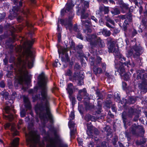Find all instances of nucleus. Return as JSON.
<instances>
[{
	"mask_svg": "<svg viewBox=\"0 0 147 147\" xmlns=\"http://www.w3.org/2000/svg\"><path fill=\"white\" fill-rule=\"evenodd\" d=\"M38 84L41 90V99L44 102L38 103L35 107V110L43 123H45L48 120L52 123L53 119L49 102L50 97L48 95L46 86L47 78L44 74L42 73L38 76Z\"/></svg>",
	"mask_w": 147,
	"mask_h": 147,
	"instance_id": "f257e3e1",
	"label": "nucleus"
},
{
	"mask_svg": "<svg viewBox=\"0 0 147 147\" xmlns=\"http://www.w3.org/2000/svg\"><path fill=\"white\" fill-rule=\"evenodd\" d=\"M34 40L32 39L31 40H26L24 43L23 47L26 48V56L25 60H23L20 57L18 58L16 66L17 69H15V71L18 77L19 83L23 84L24 82L27 83L29 80L28 73L26 69V66L27 65L29 68H31L33 66L34 58L33 53L30 50Z\"/></svg>",
	"mask_w": 147,
	"mask_h": 147,
	"instance_id": "f03ea898",
	"label": "nucleus"
},
{
	"mask_svg": "<svg viewBox=\"0 0 147 147\" xmlns=\"http://www.w3.org/2000/svg\"><path fill=\"white\" fill-rule=\"evenodd\" d=\"M27 145L29 147H36L38 144L40 147H43V142L40 144L39 142L40 136L35 131H31L28 134H25Z\"/></svg>",
	"mask_w": 147,
	"mask_h": 147,
	"instance_id": "7ed1b4c3",
	"label": "nucleus"
},
{
	"mask_svg": "<svg viewBox=\"0 0 147 147\" xmlns=\"http://www.w3.org/2000/svg\"><path fill=\"white\" fill-rule=\"evenodd\" d=\"M115 45L113 44H111V45H109L108 49L109 52L115 53L114 54L115 55V58H119L120 61H123V60L124 61H125V58L121 54L119 53L118 48H115Z\"/></svg>",
	"mask_w": 147,
	"mask_h": 147,
	"instance_id": "20e7f679",
	"label": "nucleus"
},
{
	"mask_svg": "<svg viewBox=\"0 0 147 147\" xmlns=\"http://www.w3.org/2000/svg\"><path fill=\"white\" fill-rule=\"evenodd\" d=\"M13 107H10L8 106H6L5 109L4 111L6 113L9 114L8 115H3V118L6 119L11 121L13 118V116L11 113V112L13 111Z\"/></svg>",
	"mask_w": 147,
	"mask_h": 147,
	"instance_id": "39448f33",
	"label": "nucleus"
},
{
	"mask_svg": "<svg viewBox=\"0 0 147 147\" xmlns=\"http://www.w3.org/2000/svg\"><path fill=\"white\" fill-rule=\"evenodd\" d=\"M98 38L96 34H88L86 36V40L90 42L91 45L95 46L97 42L96 40L98 39Z\"/></svg>",
	"mask_w": 147,
	"mask_h": 147,
	"instance_id": "423d86ee",
	"label": "nucleus"
},
{
	"mask_svg": "<svg viewBox=\"0 0 147 147\" xmlns=\"http://www.w3.org/2000/svg\"><path fill=\"white\" fill-rule=\"evenodd\" d=\"M85 12V10L83 9L81 12V19H82V25L86 27H88V24H90V21L88 20H86L85 21L83 20H82L83 19H86L88 16V13H84Z\"/></svg>",
	"mask_w": 147,
	"mask_h": 147,
	"instance_id": "0eeeda50",
	"label": "nucleus"
},
{
	"mask_svg": "<svg viewBox=\"0 0 147 147\" xmlns=\"http://www.w3.org/2000/svg\"><path fill=\"white\" fill-rule=\"evenodd\" d=\"M79 74L78 71L75 72L73 76V78L75 80H78V85H81L83 83V77L82 75L81 76H80Z\"/></svg>",
	"mask_w": 147,
	"mask_h": 147,
	"instance_id": "6e6552de",
	"label": "nucleus"
},
{
	"mask_svg": "<svg viewBox=\"0 0 147 147\" xmlns=\"http://www.w3.org/2000/svg\"><path fill=\"white\" fill-rule=\"evenodd\" d=\"M68 51V49L66 48H61L60 50H58V53L59 55L61 53L63 54H65V58H62L61 60L63 61H64L65 63L68 62L69 61V59L68 57V54L67 53V52Z\"/></svg>",
	"mask_w": 147,
	"mask_h": 147,
	"instance_id": "1a4fd4ad",
	"label": "nucleus"
},
{
	"mask_svg": "<svg viewBox=\"0 0 147 147\" xmlns=\"http://www.w3.org/2000/svg\"><path fill=\"white\" fill-rule=\"evenodd\" d=\"M60 22L62 25H64L66 27V29H69L70 30L72 27V24L69 20L61 19Z\"/></svg>",
	"mask_w": 147,
	"mask_h": 147,
	"instance_id": "9d476101",
	"label": "nucleus"
},
{
	"mask_svg": "<svg viewBox=\"0 0 147 147\" xmlns=\"http://www.w3.org/2000/svg\"><path fill=\"white\" fill-rule=\"evenodd\" d=\"M24 101L25 104V106L26 110H30L31 109V107L30 102L28 97L26 96L24 97Z\"/></svg>",
	"mask_w": 147,
	"mask_h": 147,
	"instance_id": "9b49d317",
	"label": "nucleus"
},
{
	"mask_svg": "<svg viewBox=\"0 0 147 147\" xmlns=\"http://www.w3.org/2000/svg\"><path fill=\"white\" fill-rule=\"evenodd\" d=\"M88 130L87 131V134L90 137H92L93 136V132H94L96 135H98L99 134L98 130L96 129H94V130H90L88 127Z\"/></svg>",
	"mask_w": 147,
	"mask_h": 147,
	"instance_id": "f8f14e48",
	"label": "nucleus"
},
{
	"mask_svg": "<svg viewBox=\"0 0 147 147\" xmlns=\"http://www.w3.org/2000/svg\"><path fill=\"white\" fill-rule=\"evenodd\" d=\"M21 11L19 10V8L18 6H14L13 7L12 12L11 13L14 16H16Z\"/></svg>",
	"mask_w": 147,
	"mask_h": 147,
	"instance_id": "ddd939ff",
	"label": "nucleus"
},
{
	"mask_svg": "<svg viewBox=\"0 0 147 147\" xmlns=\"http://www.w3.org/2000/svg\"><path fill=\"white\" fill-rule=\"evenodd\" d=\"M74 88V86L72 84L70 83L68 84L66 89L69 95L72 94L73 92V89Z\"/></svg>",
	"mask_w": 147,
	"mask_h": 147,
	"instance_id": "4468645a",
	"label": "nucleus"
},
{
	"mask_svg": "<svg viewBox=\"0 0 147 147\" xmlns=\"http://www.w3.org/2000/svg\"><path fill=\"white\" fill-rule=\"evenodd\" d=\"M97 39L96 40L97 42L95 46L98 45L100 47H105V44L103 41L99 37H98Z\"/></svg>",
	"mask_w": 147,
	"mask_h": 147,
	"instance_id": "2eb2a0df",
	"label": "nucleus"
},
{
	"mask_svg": "<svg viewBox=\"0 0 147 147\" xmlns=\"http://www.w3.org/2000/svg\"><path fill=\"white\" fill-rule=\"evenodd\" d=\"M19 138H15L11 143V146L9 147H17L19 144Z\"/></svg>",
	"mask_w": 147,
	"mask_h": 147,
	"instance_id": "dca6fc26",
	"label": "nucleus"
},
{
	"mask_svg": "<svg viewBox=\"0 0 147 147\" xmlns=\"http://www.w3.org/2000/svg\"><path fill=\"white\" fill-rule=\"evenodd\" d=\"M120 65H121L119 66L118 69V71L120 73L121 75L122 76L123 74L125 73V70L124 68L123 64V62H120Z\"/></svg>",
	"mask_w": 147,
	"mask_h": 147,
	"instance_id": "f3484780",
	"label": "nucleus"
},
{
	"mask_svg": "<svg viewBox=\"0 0 147 147\" xmlns=\"http://www.w3.org/2000/svg\"><path fill=\"white\" fill-rule=\"evenodd\" d=\"M134 51H135L137 55H139L141 52L142 48L140 46H135L133 48Z\"/></svg>",
	"mask_w": 147,
	"mask_h": 147,
	"instance_id": "a211bd4d",
	"label": "nucleus"
},
{
	"mask_svg": "<svg viewBox=\"0 0 147 147\" xmlns=\"http://www.w3.org/2000/svg\"><path fill=\"white\" fill-rule=\"evenodd\" d=\"M49 144L47 145V147H56L55 142L53 139L51 138L49 140Z\"/></svg>",
	"mask_w": 147,
	"mask_h": 147,
	"instance_id": "6ab92c4d",
	"label": "nucleus"
},
{
	"mask_svg": "<svg viewBox=\"0 0 147 147\" xmlns=\"http://www.w3.org/2000/svg\"><path fill=\"white\" fill-rule=\"evenodd\" d=\"M93 70L94 72L96 74L102 73L103 71V70L101 68L97 67L96 66H94L93 67Z\"/></svg>",
	"mask_w": 147,
	"mask_h": 147,
	"instance_id": "aec40b11",
	"label": "nucleus"
},
{
	"mask_svg": "<svg viewBox=\"0 0 147 147\" xmlns=\"http://www.w3.org/2000/svg\"><path fill=\"white\" fill-rule=\"evenodd\" d=\"M138 127L136 124L133 125L130 129V133L133 134H135L136 130L138 128Z\"/></svg>",
	"mask_w": 147,
	"mask_h": 147,
	"instance_id": "412c9836",
	"label": "nucleus"
},
{
	"mask_svg": "<svg viewBox=\"0 0 147 147\" xmlns=\"http://www.w3.org/2000/svg\"><path fill=\"white\" fill-rule=\"evenodd\" d=\"M74 6V5L72 3V2L69 1L68 2L66 5V9L68 11H69Z\"/></svg>",
	"mask_w": 147,
	"mask_h": 147,
	"instance_id": "4be33fe9",
	"label": "nucleus"
},
{
	"mask_svg": "<svg viewBox=\"0 0 147 147\" xmlns=\"http://www.w3.org/2000/svg\"><path fill=\"white\" fill-rule=\"evenodd\" d=\"M102 34L106 36H109L111 35V32L106 29H104L102 32Z\"/></svg>",
	"mask_w": 147,
	"mask_h": 147,
	"instance_id": "5701e85b",
	"label": "nucleus"
},
{
	"mask_svg": "<svg viewBox=\"0 0 147 147\" xmlns=\"http://www.w3.org/2000/svg\"><path fill=\"white\" fill-rule=\"evenodd\" d=\"M107 41L109 45H111V44H115V41L114 40L111 38V37H109L107 39Z\"/></svg>",
	"mask_w": 147,
	"mask_h": 147,
	"instance_id": "b1692460",
	"label": "nucleus"
},
{
	"mask_svg": "<svg viewBox=\"0 0 147 147\" xmlns=\"http://www.w3.org/2000/svg\"><path fill=\"white\" fill-rule=\"evenodd\" d=\"M78 93L82 94V96H87L86 90L85 88L79 90L78 91Z\"/></svg>",
	"mask_w": 147,
	"mask_h": 147,
	"instance_id": "393cba45",
	"label": "nucleus"
},
{
	"mask_svg": "<svg viewBox=\"0 0 147 147\" xmlns=\"http://www.w3.org/2000/svg\"><path fill=\"white\" fill-rule=\"evenodd\" d=\"M1 95L5 98V99H7L8 98L9 95L8 93L5 91L2 92L1 93Z\"/></svg>",
	"mask_w": 147,
	"mask_h": 147,
	"instance_id": "a878e982",
	"label": "nucleus"
},
{
	"mask_svg": "<svg viewBox=\"0 0 147 147\" xmlns=\"http://www.w3.org/2000/svg\"><path fill=\"white\" fill-rule=\"evenodd\" d=\"M112 13L114 15L119 14L120 13L119 10L117 8H115L111 11Z\"/></svg>",
	"mask_w": 147,
	"mask_h": 147,
	"instance_id": "bb28decb",
	"label": "nucleus"
},
{
	"mask_svg": "<svg viewBox=\"0 0 147 147\" xmlns=\"http://www.w3.org/2000/svg\"><path fill=\"white\" fill-rule=\"evenodd\" d=\"M11 130L14 132L13 133L14 136H16L18 134V132L16 130L15 127L13 125L11 126Z\"/></svg>",
	"mask_w": 147,
	"mask_h": 147,
	"instance_id": "cd10ccee",
	"label": "nucleus"
},
{
	"mask_svg": "<svg viewBox=\"0 0 147 147\" xmlns=\"http://www.w3.org/2000/svg\"><path fill=\"white\" fill-rule=\"evenodd\" d=\"M23 14L26 17H27L30 14V11L28 9H26V10H23L22 11Z\"/></svg>",
	"mask_w": 147,
	"mask_h": 147,
	"instance_id": "c85d7f7f",
	"label": "nucleus"
},
{
	"mask_svg": "<svg viewBox=\"0 0 147 147\" xmlns=\"http://www.w3.org/2000/svg\"><path fill=\"white\" fill-rule=\"evenodd\" d=\"M75 125V123L71 120H69L68 122V126L69 128L70 129L72 127L73 128Z\"/></svg>",
	"mask_w": 147,
	"mask_h": 147,
	"instance_id": "c756f323",
	"label": "nucleus"
},
{
	"mask_svg": "<svg viewBox=\"0 0 147 147\" xmlns=\"http://www.w3.org/2000/svg\"><path fill=\"white\" fill-rule=\"evenodd\" d=\"M76 129H74L73 130L71 129L70 132L71 136L72 138H74L75 137H74L73 136L76 133Z\"/></svg>",
	"mask_w": 147,
	"mask_h": 147,
	"instance_id": "7c9ffc66",
	"label": "nucleus"
},
{
	"mask_svg": "<svg viewBox=\"0 0 147 147\" xmlns=\"http://www.w3.org/2000/svg\"><path fill=\"white\" fill-rule=\"evenodd\" d=\"M106 20L107 22L110 23L111 24L114 25L115 23L114 21L109 18V17L107 16L106 17Z\"/></svg>",
	"mask_w": 147,
	"mask_h": 147,
	"instance_id": "2f4dec72",
	"label": "nucleus"
},
{
	"mask_svg": "<svg viewBox=\"0 0 147 147\" xmlns=\"http://www.w3.org/2000/svg\"><path fill=\"white\" fill-rule=\"evenodd\" d=\"M95 59L93 57H90L89 59V61L91 65L93 66L94 65Z\"/></svg>",
	"mask_w": 147,
	"mask_h": 147,
	"instance_id": "473e14b6",
	"label": "nucleus"
},
{
	"mask_svg": "<svg viewBox=\"0 0 147 147\" xmlns=\"http://www.w3.org/2000/svg\"><path fill=\"white\" fill-rule=\"evenodd\" d=\"M101 66L102 67V70L104 72H105L106 70V65L105 63H101Z\"/></svg>",
	"mask_w": 147,
	"mask_h": 147,
	"instance_id": "72a5a7b5",
	"label": "nucleus"
},
{
	"mask_svg": "<svg viewBox=\"0 0 147 147\" xmlns=\"http://www.w3.org/2000/svg\"><path fill=\"white\" fill-rule=\"evenodd\" d=\"M91 117V115L90 114L86 115L85 117V119L87 121L90 120V118Z\"/></svg>",
	"mask_w": 147,
	"mask_h": 147,
	"instance_id": "f704fd0d",
	"label": "nucleus"
},
{
	"mask_svg": "<svg viewBox=\"0 0 147 147\" xmlns=\"http://www.w3.org/2000/svg\"><path fill=\"white\" fill-rule=\"evenodd\" d=\"M70 99L72 101V104L74 103L75 102V98L72 95H69V96Z\"/></svg>",
	"mask_w": 147,
	"mask_h": 147,
	"instance_id": "c9c22d12",
	"label": "nucleus"
},
{
	"mask_svg": "<svg viewBox=\"0 0 147 147\" xmlns=\"http://www.w3.org/2000/svg\"><path fill=\"white\" fill-rule=\"evenodd\" d=\"M72 74V72L69 69L67 70L65 73L66 76H71Z\"/></svg>",
	"mask_w": 147,
	"mask_h": 147,
	"instance_id": "e433bc0d",
	"label": "nucleus"
},
{
	"mask_svg": "<svg viewBox=\"0 0 147 147\" xmlns=\"http://www.w3.org/2000/svg\"><path fill=\"white\" fill-rule=\"evenodd\" d=\"M70 119L69 120H72L74 119L75 117V115L73 111H71V113L69 115Z\"/></svg>",
	"mask_w": 147,
	"mask_h": 147,
	"instance_id": "4c0bfd02",
	"label": "nucleus"
},
{
	"mask_svg": "<svg viewBox=\"0 0 147 147\" xmlns=\"http://www.w3.org/2000/svg\"><path fill=\"white\" fill-rule=\"evenodd\" d=\"M122 8L124 9H128L129 8L128 5L124 3H123L121 5Z\"/></svg>",
	"mask_w": 147,
	"mask_h": 147,
	"instance_id": "58836bf2",
	"label": "nucleus"
},
{
	"mask_svg": "<svg viewBox=\"0 0 147 147\" xmlns=\"http://www.w3.org/2000/svg\"><path fill=\"white\" fill-rule=\"evenodd\" d=\"M37 90L38 89L36 88H35L34 90L32 89L28 91V92L29 94L33 93L35 92H36L37 91Z\"/></svg>",
	"mask_w": 147,
	"mask_h": 147,
	"instance_id": "ea45409f",
	"label": "nucleus"
},
{
	"mask_svg": "<svg viewBox=\"0 0 147 147\" xmlns=\"http://www.w3.org/2000/svg\"><path fill=\"white\" fill-rule=\"evenodd\" d=\"M26 112L24 110L20 112V116L21 117H24L26 115Z\"/></svg>",
	"mask_w": 147,
	"mask_h": 147,
	"instance_id": "a19ab883",
	"label": "nucleus"
},
{
	"mask_svg": "<svg viewBox=\"0 0 147 147\" xmlns=\"http://www.w3.org/2000/svg\"><path fill=\"white\" fill-rule=\"evenodd\" d=\"M82 95L80 94L79 93L77 97V99L79 101H81L82 98Z\"/></svg>",
	"mask_w": 147,
	"mask_h": 147,
	"instance_id": "79ce46f5",
	"label": "nucleus"
},
{
	"mask_svg": "<svg viewBox=\"0 0 147 147\" xmlns=\"http://www.w3.org/2000/svg\"><path fill=\"white\" fill-rule=\"evenodd\" d=\"M130 62L129 61H128L126 62H123V64H124L125 65H126L127 67H129L130 66H131V64L130 63Z\"/></svg>",
	"mask_w": 147,
	"mask_h": 147,
	"instance_id": "37998d69",
	"label": "nucleus"
},
{
	"mask_svg": "<svg viewBox=\"0 0 147 147\" xmlns=\"http://www.w3.org/2000/svg\"><path fill=\"white\" fill-rule=\"evenodd\" d=\"M103 11L105 14L109 12L108 8L107 7H104L103 8Z\"/></svg>",
	"mask_w": 147,
	"mask_h": 147,
	"instance_id": "c03bdc74",
	"label": "nucleus"
},
{
	"mask_svg": "<svg viewBox=\"0 0 147 147\" xmlns=\"http://www.w3.org/2000/svg\"><path fill=\"white\" fill-rule=\"evenodd\" d=\"M40 99V97L39 98L37 95H36L35 96L32 97L33 101L34 102L38 100V98Z\"/></svg>",
	"mask_w": 147,
	"mask_h": 147,
	"instance_id": "a18cd8bd",
	"label": "nucleus"
},
{
	"mask_svg": "<svg viewBox=\"0 0 147 147\" xmlns=\"http://www.w3.org/2000/svg\"><path fill=\"white\" fill-rule=\"evenodd\" d=\"M124 79L125 80H127L129 79L130 77L128 75L126 74L124 75Z\"/></svg>",
	"mask_w": 147,
	"mask_h": 147,
	"instance_id": "49530a36",
	"label": "nucleus"
},
{
	"mask_svg": "<svg viewBox=\"0 0 147 147\" xmlns=\"http://www.w3.org/2000/svg\"><path fill=\"white\" fill-rule=\"evenodd\" d=\"M17 20L18 22H20L23 20V18L21 16H19L17 18Z\"/></svg>",
	"mask_w": 147,
	"mask_h": 147,
	"instance_id": "de8ad7c7",
	"label": "nucleus"
},
{
	"mask_svg": "<svg viewBox=\"0 0 147 147\" xmlns=\"http://www.w3.org/2000/svg\"><path fill=\"white\" fill-rule=\"evenodd\" d=\"M90 120L92 121H95L96 120V118L95 117L93 116H92L91 115V117L90 118Z\"/></svg>",
	"mask_w": 147,
	"mask_h": 147,
	"instance_id": "09e8293b",
	"label": "nucleus"
},
{
	"mask_svg": "<svg viewBox=\"0 0 147 147\" xmlns=\"http://www.w3.org/2000/svg\"><path fill=\"white\" fill-rule=\"evenodd\" d=\"M135 100L132 98H130L129 99V104L133 103L134 102Z\"/></svg>",
	"mask_w": 147,
	"mask_h": 147,
	"instance_id": "8fccbe9b",
	"label": "nucleus"
},
{
	"mask_svg": "<svg viewBox=\"0 0 147 147\" xmlns=\"http://www.w3.org/2000/svg\"><path fill=\"white\" fill-rule=\"evenodd\" d=\"M10 125V123H7L5 124V129H8Z\"/></svg>",
	"mask_w": 147,
	"mask_h": 147,
	"instance_id": "3c124183",
	"label": "nucleus"
},
{
	"mask_svg": "<svg viewBox=\"0 0 147 147\" xmlns=\"http://www.w3.org/2000/svg\"><path fill=\"white\" fill-rule=\"evenodd\" d=\"M0 86L3 88L5 87V84L3 81H1L0 82Z\"/></svg>",
	"mask_w": 147,
	"mask_h": 147,
	"instance_id": "603ef678",
	"label": "nucleus"
},
{
	"mask_svg": "<svg viewBox=\"0 0 147 147\" xmlns=\"http://www.w3.org/2000/svg\"><path fill=\"white\" fill-rule=\"evenodd\" d=\"M73 30L75 31H78V29L77 25H75L73 28Z\"/></svg>",
	"mask_w": 147,
	"mask_h": 147,
	"instance_id": "864d4df0",
	"label": "nucleus"
},
{
	"mask_svg": "<svg viewBox=\"0 0 147 147\" xmlns=\"http://www.w3.org/2000/svg\"><path fill=\"white\" fill-rule=\"evenodd\" d=\"M91 19L96 22L97 21V19L94 16H92L91 17Z\"/></svg>",
	"mask_w": 147,
	"mask_h": 147,
	"instance_id": "5fc2aeb1",
	"label": "nucleus"
},
{
	"mask_svg": "<svg viewBox=\"0 0 147 147\" xmlns=\"http://www.w3.org/2000/svg\"><path fill=\"white\" fill-rule=\"evenodd\" d=\"M17 29H16V30H19V31H20L22 29V27L20 26H17Z\"/></svg>",
	"mask_w": 147,
	"mask_h": 147,
	"instance_id": "6e6d98bb",
	"label": "nucleus"
},
{
	"mask_svg": "<svg viewBox=\"0 0 147 147\" xmlns=\"http://www.w3.org/2000/svg\"><path fill=\"white\" fill-rule=\"evenodd\" d=\"M16 95L17 94L16 92H13L11 95L12 98H14L15 97H16Z\"/></svg>",
	"mask_w": 147,
	"mask_h": 147,
	"instance_id": "4d7b16f0",
	"label": "nucleus"
},
{
	"mask_svg": "<svg viewBox=\"0 0 147 147\" xmlns=\"http://www.w3.org/2000/svg\"><path fill=\"white\" fill-rule=\"evenodd\" d=\"M142 89L143 90V91L145 92H147V87H142Z\"/></svg>",
	"mask_w": 147,
	"mask_h": 147,
	"instance_id": "13d9d810",
	"label": "nucleus"
},
{
	"mask_svg": "<svg viewBox=\"0 0 147 147\" xmlns=\"http://www.w3.org/2000/svg\"><path fill=\"white\" fill-rule=\"evenodd\" d=\"M77 36L78 38H80L82 40L83 39V38L81 34H78L77 35Z\"/></svg>",
	"mask_w": 147,
	"mask_h": 147,
	"instance_id": "bf43d9fd",
	"label": "nucleus"
},
{
	"mask_svg": "<svg viewBox=\"0 0 147 147\" xmlns=\"http://www.w3.org/2000/svg\"><path fill=\"white\" fill-rule=\"evenodd\" d=\"M106 143L105 142H102V147H107Z\"/></svg>",
	"mask_w": 147,
	"mask_h": 147,
	"instance_id": "052dcab7",
	"label": "nucleus"
},
{
	"mask_svg": "<svg viewBox=\"0 0 147 147\" xmlns=\"http://www.w3.org/2000/svg\"><path fill=\"white\" fill-rule=\"evenodd\" d=\"M84 4L85 6H86L87 7H88L89 6V3L87 1H84Z\"/></svg>",
	"mask_w": 147,
	"mask_h": 147,
	"instance_id": "680f3d73",
	"label": "nucleus"
},
{
	"mask_svg": "<svg viewBox=\"0 0 147 147\" xmlns=\"http://www.w3.org/2000/svg\"><path fill=\"white\" fill-rule=\"evenodd\" d=\"M94 145V143L90 142L89 145V147H93Z\"/></svg>",
	"mask_w": 147,
	"mask_h": 147,
	"instance_id": "e2e57ef3",
	"label": "nucleus"
},
{
	"mask_svg": "<svg viewBox=\"0 0 147 147\" xmlns=\"http://www.w3.org/2000/svg\"><path fill=\"white\" fill-rule=\"evenodd\" d=\"M114 139L115 140V142H113V144L114 145H115V144L116 142L117 141L118 139L117 137H115L114 138Z\"/></svg>",
	"mask_w": 147,
	"mask_h": 147,
	"instance_id": "0e129e2a",
	"label": "nucleus"
},
{
	"mask_svg": "<svg viewBox=\"0 0 147 147\" xmlns=\"http://www.w3.org/2000/svg\"><path fill=\"white\" fill-rule=\"evenodd\" d=\"M106 25L109 28H112L111 25H110V24L107 22L106 23Z\"/></svg>",
	"mask_w": 147,
	"mask_h": 147,
	"instance_id": "69168bd1",
	"label": "nucleus"
},
{
	"mask_svg": "<svg viewBox=\"0 0 147 147\" xmlns=\"http://www.w3.org/2000/svg\"><path fill=\"white\" fill-rule=\"evenodd\" d=\"M23 122V120L21 119H20L19 120V121L18 122V123L20 125H21L22 123Z\"/></svg>",
	"mask_w": 147,
	"mask_h": 147,
	"instance_id": "338daca9",
	"label": "nucleus"
},
{
	"mask_svg": "<svg viewBox=\"0 0 147 147\" xmlns=\"http://www.w3.org/2000/svg\"><path fill=\"white\" fill-rule=\"evenodd\" d=\"M101 58L100 57H97V60H98V63H99L100 61H101Z\"/></svg>",
	"mask_w": 147,
	"mask_h": 147,
	"instance_id": "774afa93",
	"label": "nucleus"
}]
</instances>
